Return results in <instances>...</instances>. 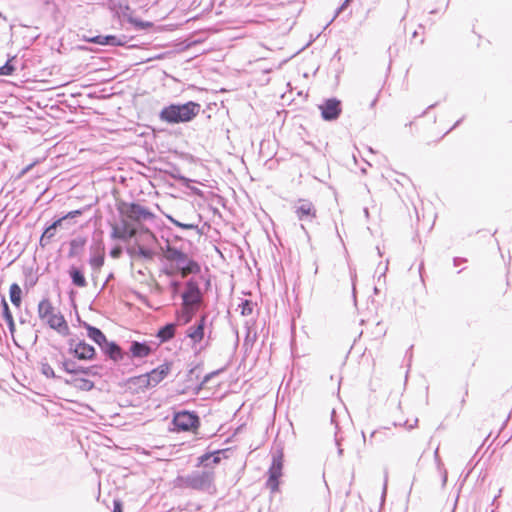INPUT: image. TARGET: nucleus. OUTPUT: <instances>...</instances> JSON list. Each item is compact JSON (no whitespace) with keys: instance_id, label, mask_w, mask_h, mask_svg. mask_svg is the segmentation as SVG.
<instances>
[{"instance_id":"nucleus-1","label":"nucleus","mask_w":512,"mask_h":512,"mask_svg":"<svg viewBox=\"0 0 512 512\" xmlns=\"http://www.w3.org/2000/svg\"><path fill=\"white\" fill-rule=\"evenodd\" d=\"M200 105L189 101L185 104H171L160 112V119L168 123L189 122L198 115Z\"/></svg>"},{"instance_id":"nucleus-2","label":"nucleus","mask_w":512,"mask_h":512,"mask_svg":"<svg viewBox=\"0 0 512 512\" xmlns=\"http://www.w3.org/2000/svg\"><path fill=\"white\" fill-rule=\"evenodd\" d=\"M37 312L39 318L51 329L57 331L62 336L69 334V326L64 316L59 311H56L48 298H44L39 302Z\"/></svg>"},{"instance_id":"nucleus-3","label":"nucleus","mask_w":512,"mask_h":512,"mask_svg":"<svg viewBox=\"0 0 512 512\" xmlns=\"http://www.w3.org/2000/svg\"><path fill=\"white\" fill-rule=\"evenodd\" d=\"M162 250L164 258L168 262L175 264L176 270H179V274L182 278H185L190 274L200 273L201 267L198 262L190 258L186 253L170 246L169 244H167Z\"/></svg>"},{"instance_id":"nucleus-4","label":"nucleus","mask_w":512,"mask_h":512,"mask_svg":"<svg viewBox=\"0 0 512 512\" xmlns=\"http://www.w3.org/2000/svg\"><path fill=\"white\" fill-rule=\"evenodd\" d=\"M296 218L302 222L301 228L305 231V223L316 218L317 210L314 204L307 199H298L292 206Z\"/></svg>"},{"instance_id":"nucleus-5","label":"nucleus","mask_w":512,"mask_h":512,"mask_svg":"<svg viewBox=\"0 0 512 512\" xmlns=\"http://www.w3.org/2000/svg\"><path fill=\"white\" fill-rule=\"evenodd\" d=\"M120 213L135 222L153 220L154 214L144 206L137 203H122Z\"/></svg>"},{"instance_id":"nucleus-6","label":"nucleus","mask_w":512,"mask_h":512,"mask_svg":"<svg viewBox=\"0 0 512 512\" xmlns=\"http://www.w3.org/2000/svg\"><path fill=\"white\" fill-rule=\"evenodd\" d=\"M214 472H195L185 478V484L195 490H207L213 486Z\"/></svg>"},{"instance_id":"nucleus-7","label":"nucleus","mask_w":512,"mask_h":512,"mask_svg":"<svg viewBox=\"0 0 512 512\" xmlns=\"http://www.w3.org/2000/svg\"><path fill=\"white\" fill-rule=\"evenodd\" d=\"M183 305L186 307L197 306L202 302V293L197 281L190 279L186 283V289L182 294Z\"/></svg>"},{"instance_id":"nucleus-8","label":"nucleus","mask_w":512,"mask_h":512,"mask_svg":"<svg viewBox=\"0 0 512 512\" xmlns=\"http://www.w3.org/2000/svg\"><path fill=\"white\" fill-rule=\"evenodd\" d=\"M171 363L165 362L153 369L151 372L140 377L141 383L145 382V386L154 387L159 384L170 372Z\"/></svg>"},{"instance_id":"nucleus-9","label":"nucleus","mask_w":512,"mask_h":512,"mask_svg":"<svg viewBox=\"0 0 512 512\" xmlns=\"http://www.w3.org/2000/svg\"><path fill=\"white\" fill-rule=\"evenodd\" d=\"M319 110L325 121L336 120L342 112L341 101L337 98L325 99L323 103L319 105Z\"/></svg>"},{"instance_id":"nucleus-10","label":"nucleus","mask_w":512,"mask_h":512,"mask_svg":"<svg viewBox=\"0 0 512 512\" xmlns=\"http://www.w3.org/2000/svg\"><path fill=\"white\" fill-rule=\"evenodd\" d=\"M105 262V249L101 245L92 246L90 248V257L88 260L89 265L91 266L92 273L91 276L93 279L98 277L101 268L103 267Z\"/></svg>"},{"instance_id":"nucleus-11","label":"nucleus","mask_w":512,"mask_h":512,"mask_svg":"<svg viewBox=\"0 0 512 512\" xmlns=\"http://www.w3.org/2000/svg\"><path fill=\"white\" fill-rule=\"evenodd\" d=\"M69 351L79 360H91L95 355V349L85 341L75 343L73 340L69 342Z\"/></svg>"},{"instance_id":"nucleus-12","label":"nucleus","mask_w":512,"mask_h":512,"mask_svg":"<svg viewBox=\"0 0 512 512\" xmlns=\"http://www.w3.org/2000/svg\"><path fill=\"white\" fill-rule=\"evenodd\" d=\"M283 463L282 457H276L273 459L272 465L269 468V478L267 480V487L272 491L276 492L279 489V479L282 476Z\"/></svg>"},{"instance_id":"nucleus-13","label":"nucleus","mask_w":512,"mask_h":512,"mask_svg":"<svg viewBox=\"0 0 512 512\" xmlns=\"http://www.w3.org/2000/svg\"><path fill=\"white\" fill-rule=\"evenodd\" d=\"M206 321L207 315L204 314L195 325L188 328L187 337H189L194 344H198L203 340L205 336Z\"/></svg>"},{"instance_id":"nucleus-14","label":"nucleus","mask_w":512,"mask_h":512,"mask_svg":"<svg viewBox=\"0 0 512 512\" xmlns=\"http://www.w3.org/2000/svg\"><path fill=\"white\" fill-rule=\"evenodd\" d=\"M100 348L106 356L115 362L124 360L127 355L117 343L110 342L107 339Z\"/></svg>"},{"instance_id":"nucleus-15","label":"nucleus","mask_w":512,"mask_h":512,"mask_svg":"<svg viewBox=\"0 0 512 512\" xmlns=\"http://www.w3.org/2000/svg\"><path fill=\"white\" fill-rule=\"evenodd\" d=\"M199 418H173L171 428L176 432L196 431L199 427Z\"/></svg>"},{"instance_id":"nucleus-16","label":"nucleus","mask_w":512,"mask_h":512,"mask_svg":"<svg viewBox=\"0 0 512 512\" xmlns=\"http://www.w3.org/2000/svg\"><path fill=\"white\" fill-rule=\"evenodd\" d=\"M152 352L151 346L146 343L133 341L131 342L129 352L127 353V357L143 359L148 357Z\"/></svg>"},{"instance_id":"nucleus-17","label":"nucleus","mask_w":512,"mask_h":512,"mask_svg":"<svg viewBox=\"0 0 512 512\" xmlns=\"http://www.w3.org/2000/svg\"><path fill=\"white\" fill-rule=\"evenodd\" d=\"M60 367L69 374H85L88 375L91 371L90 368H84L80 365H78L74 360L72 359H64L63 361L59 362Z\"/></svg>"},{"instance_id":"nucleus-18","label":"nucleus","mask_w":512,"mask_h":512,"mask_svg":"<svg viewBox=\"0 0 512 512\" xmlns=\"http://www.w3.org/2000/svg\"><path fill=\"white\" fill-rule=\"evenodd\" d=\"M111 237L114 239L127 240L129 238L137 237V229L129 227L124 224L122 228L113 226Z\"/></svg>"},{"instance_id":"nucleus-19","label":"nucleus","mask_w":512,"mask_h":512,"mask_svg":"<svg viewBox=\"0 0 512 512\" xmlns=\"http://www.w3.org/2000/svg\"><path fill=\"white\" fill-rule=\"evenodd\" d=\"M64 221V218H59L58 220L54 221L49 227L45 229L43 234L40 237L39 244L41 247H46L48 244H50L51 240L55 236L56 228L61 226L62 222Z\"/></svg>"},{"instance_id":"nucleus-20","label":"nucleus","mask_w":512,"mask_h":512,"mask_svg":"<svg viewBox=\"0 0 512 512\" xmlns=\"http://www.w3.org/2000/svg\"><path fill=\"white\" fill-rule=\"evenodd\" d=\"M68 273L73 285L79 288H84L87 286V281L85 279L83 269L81 267H76L72 265L69 268Z\"/></svg>"},{"instance_id":"nucleus-21","label":"nucleus","mask_w":512,"mask_h":512,"mask_svg":"<svg viewBox=\"0 0 512 512\" xmlns=\"http://www.w3.org/2000/svg\"><path fill=\"white\" fill-rule=\"evenodd\" d=\"M90 42L102 46H121L123 42L114 35H98L90 39Z\"/></svg>"},{"instance_id":"nucleus-22","label":"nucleus","mask_w":512,"mask_h":512,"mask_svg":"<svg viewBox=\"0 0 512 512\" xmlns=\"http://www.w3.org/2000/svg\"><path fill=\"white\" fill-rule=\"evenodd\" d=\"M175 332L176 324L168 323L158 330L157 337L160 339L161 343H164L171 340L175 336Z\"/></svg>"},{"instance_id":"nucleus-23","label":"nucleus","mask_w":512,"mask_h":512,"mask_svg":"<svg viewBox=\"0 0 512 512\" xmlns=\"http://www.w3.org/2000/svg\"><path fill=\"white\" fill-rule=\"evenodd\" d=\"M85 244H86V239L83 237H77V238L72 239L69 243L70 248H69L68 256L69 257L79 256L82 253Z\"/></svg>"},{"instance_id":"nucleus-24","label":"nucleus","mask_w":512,"mask_h":512,"mask_svg":"<svg viewBox=\"0 0 512 512\" xmlns=\"http://www.w3.org/2000/svg\"><path fill=\"white\" fill-rule=\"evenodd\" d=\"M132 253L145 260H153L155 257V251L151 247L139 243L133 248Z\"/></svg>"},{"instance_id":"nucleus-25","label":"nucleus","mask_w":512,"mask_h":512,"mask_svg":"<svg viewBox=\"0 0 512 512\" xmlns=\"http://www.w3.org/2000/svg\"><path fill=\"white\" fill-rule=\"evenodd\" d=\"M85 328L87 330V336L91 340H93L99 346L103 345V343L106 340V336L104 335V333L100 329H98V328H96L94 326H91L89 324H85Z\"/></svg>"},{"instance_id":"nucleus-26","label":"nucleus","mask_w":512,"mask_h":512,"mask_svg":"<svg viewBox=\"0 0 512 512\" xmlns=\"http://www.w3.org/2000/svg\"><path fill=\"white\" fill-rule=\"evenodd\" d=\"M9 294L12 304L16 307H19L21 305L22 290L17 283H13L10 286Z\"/></svg>"},{"instance_id":"nucleus-27","label":"nucleus","mask_w":512,"mask_h":512,"mask_svg":"<svg viewBox=\"0 0 512 512\" xmlns=\"http://www.w3.org/2000/svg\"><path fill=\"white\" fill-rule=\"evenodd\" d=\"M138 240L143 241L148 247L156 242L155 235L149 229L141 228L139 233L137 232Z\"/></svg>"},{"instance_id":"nucleus-28","label":"nucleus","mask_w":512,"mask_h":512,"mask_svg":"<svg viewBox=\"0 0 512 512\" xmlns=\"http://www.w3.org/2000/svg\"><path fill=\"white\" fill-rule=\"evenodd\" d=\"M222 452V450H218L212 453H206L198 458V466L203 465L207 460H209L211 457H213V464H218L221 461V458L219 454Z\"/></svg>"},{"instance_id":"nucleus-29","label":"nucleus","mask_w":512,"mask_h":512,"mask_svg":"<svg viewBox=\"0 0 512 512\" xmlns=\"http://www.w3.org/2000/svg\"><path fill=\"white\" fill-rule=\"evenodd\" d=\"M169 220L172 224H174L175 226L179 227V228H182V229H185V230H196L198 229V223H183V222H180L172 217H169Z\"/></svg>"},{"instance_id":"nucleus-30","label":"nucleus","mask_w":512,"mask_h":512,"mask_svg":"<svg viewBox=\"0 0 512 512\" xmlns=\"http://www.w3.org/2000/svg\"><path fill=\"white\" fill-rule=\"evenodd\" d=\"M239 308L241 309V314L243 316H248L253 311V303L249 300H242L239 304Z\"/></svg>"},{"instance_id":"nucleus-31","label":"nucleus","mask_w":512,"mask_h":512,"mask_svg":"<svg viewBox=\"0 0 512 512\" xmlns=\"http://www.w3.org/2000/svg\"><path fill=\"white\" fill-rule=\"evenodd\" d=\"M1 306H2V317L5 319V321L12 319L13 318L12 313L9 309L8 303L4 296L1 299Z\"/></svg>"},{"instance_id":"nucleus-32","label":"nucleus","mask_w":512,"mask_h":512,"mask_svg":"<svg viewBox=\"0 0 512 512\" xmlns=\"http://www.w3.org/2000/svg\"><path fill=\"white\" fill-rule=\"evenodd\" d=\"M41 372L48 378H56L53 368L48 363L41 364Z\"/></svg>"},{"instance_id":"nucleus-33","label":"nucleus","mask_w":512,"mask_h":512,"mask_svg":"<svg viewBox=\"0 0 512 512\" xmlns=\"http://www.w3.org/2000/svg\"><path fill=\"white\" fill-rule=\"evenodd\" d=\"M15 70V67L11 64V60H8L3 66L0 67V75H11Z\"/></svg>"},{"instance_id":"nucleus-34","label":"nucleus","mask_w":512,"mask_h":512,"mask_svg":"<svg viewBox=\"0 0 512 512\" xmlns=\"http://www.w3.org/2000/svg\"><path fill=\"white\" fill-rule=\"evenodd\" d=\"M163 272L169 277H173L176 274H179V270H176L175 264L170 262L164 267Z\"/></svg>"},{"instance_id":"nucleus-35","label":"nucleus","mask_w":512,"mask_h":512,"mask_svg":"<svg viewBox=\"0 0 512 512\" xmlns=\"http://www.w3.org/2000/svg\"><path fill=\"white\" fill-rule=\"evenodd\" d=\"M94 386L93 382L87 379H81L79 387L84 390H90Z\"/></svg>"},{"instance_id":"nucleus-36","label":"nucleus","mask_w":512,"mask_h":512,"mask_svg":"<svg viewBox=\"0 0 512 512\" xmlns=\"http://www.w3.org/2000/svg\"><path fill=\"white\" fill-rule=\"evenodd\" d=\"M173 416L179 417V416H196V415L193 412H190L187 410H182V411L174 412Z\"/></svg>"},{"instance_id":"nucleus-37","label":"nucleus","mask_w":512,"mask_h":512,"mask_svg":"<svg viewBox=\"0 0 512 512\" xmlns=\"http://www.w3.org/2000/svg\"><path fill=\"white\" fill-rule=\"evenodd\" d=\"M80 214H81L80 210H74V211L69 212L67 215L63 216L62 218H64V220H66L68 218H75V217L79 216Z\"/></svg>"},{"instance_id":"nucleus-38","label":"nucleus","mask_w":512,"mask_h":512,"mask_svg":"<svg viewBox=\"0 0 512 512\" xmlns=\"http://www.w3.org/2000/svg\"><path fill=\"white\" fill-rule=\"evenodd\" d=\"M179 287H180V282L179 281H172L170 283V288H171L173 294H176L178 292Z\"/></svg>"},{"instance_id":"nucleus-39","label":"nucleus","mask_w":512,"mask_h":512,"mask_svg":"<svg viewBox=\"0 0 512 512\" xmlns=\"http://www.w3.org/2000/svg\"><path fill=\"white\" fill-rule=\"evenodd\" d=\"M113 512H123L122 504H121V502L119 500H115L114 501Z\"/></svg>"},{"instance_id":"nucleus-40","label":"nucleus","mask_w":512,"mask_h":512,"mask_svg":"<svg viewBox=\"0 0 512 512\" xmlns=\"http://www.w3.org/2000/svg\"><path fill=\"white\" fill-rule=\"evenodd\" d=\"M7 325H8V328H9V331L11 332V334H13L15 332V323H14V319H10V320H7Z\"/></svg>"},{"instance_id":"nucleus-41","label":"nucleus","mask_w":512,"mask_h":512,"mask_svg":"<svg viewBox=\"0 0 512 512\" xmlns=\"http://www.w3.org/2000/svg\"><path fill=\"white\" fill-rule=\"evenodd\" d=\"M120 254H121V249L120 248H114V249H112L110 251V255L113 258H118Z\"/></svg>"},{"instance_id":"nucleus-42","label":"nucleus","mask_w":512,"mask_h":512,"mask_svg":"<svg viewBox=\"0 0 512 512\" xmlns=\"http://www.w3.org/2000/svg\"><path fill=\"white\" fill-rule=\"evenodd\" d=\"M350 0H345V2L338 8V10L336 11V16L343 10L346 8V6L348 5Z\"/></svg>"},{"instance_id":"nucleus-43","label":"nucleus","mask_w":512,"mask_h":512,"mask_svg":"<svg viewBox=\"0 0 512 512\" xmlns=\"http://www.w3.org/2000/svg\"><path fill=\"white\" fill-rule=\"evenodd\" d=\"M351 278H352V283H353V291H355V279H356V274H355V272H354V273H351Z\"/></svg>"},{"instance_id":"nucleus-44","label":"nucleus","mask_w":512,"mask_h":512,"mask_svg":"<svg viewBox=\"0 0 512 512\" xmlns=\"http://www.w3.org/2000/svg\"><path fill=\"white\" fill-rule=\"evenodd\" d=\"M465 260L464 259H461V258H455L454 259V265L457 266L458 264H460V262H464Z\"/></svg>"},{"instance_id":"nucleus-45","label":"nucleus","mask_w":512,"mask_h":512,"mask_svg":"<svg viewBox=\"0 0 512 512\" xmlns=\"http://www.w3.org/2000/svg\"><path fill=\"white\" fill-rule=\"evenodd\" d=\"M112 278H113V274H112V273H110V274L108 275L107 279H106L105 284H106V283H108Z\"/></svg>"},{"instance_id":"nucleus-46","label":"nucleus","mask_w":512,"mask_h":512,"mask_svg":"<svg viewBox=\"0 0 512 512\" xmlns=\"http://www.w3.org/2000/svg\"><path fill=\"white\" fill-rule=\"evenodd\" d=\"M377 102V98H375L372 102H371V107H374V105L376 104Z\"/></svg>"},{"instance_id":"nucleus-47","label":"nucleus","mask_w":512,"mask_h":512,"mask_svg":"<svg viewBox=\"0 0 512 512\" xmlns=\"http://www.w3.org/2000/svg\"><path fill=\"white\" fill-rule=\"evenodd\" d=\"M335 414H336V411H335V409H333L331 412V416H335Z\"/></svg>"},{"instance_id":"nucleus-48","label":"nucleus","mask_w":512,"mask_h":512,"mask_svg":"<svg viewBox=\"0 0 512 512\" xmlns=\"http://www.w3.org/2000/svg\"><path fill=\"white\" fill-rule=\"evenodd\" d=\"M247 22H256L255 20L249 19Z\"/></svg>"},{"instance_id":"nucleus-49","label":"nucleus","mask_w":512,"mask_h":512,"mask_svg":"<svg viewBox=\"0 0 512 512\" xmlns=\"http://www.w3.org/2000/svg\"><path fill=\"white\" fill-rule=\"evenodd\" d=\"M416 36H417V31H415V32L413 33V37H416Z\"/></svg>"}]
</instances>
